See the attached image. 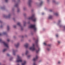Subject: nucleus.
<instances>
[{"mask_svg":"<svg viewBox=\"0 0 65 65\" xmlns=\"http://www.w3.org/2000/svg\"><path fill=\"white\" fill-rule=\"evenodd\" d=\"M56 38H58L59 37V35L58 34H57L56 35Z\"/></svg>","mask_w":65,"mask_h":65,"instance_id":"32","label":"nucleus"},{"mask_svg":"<svg viewBox=\"0 0 65 65\" xmlns=\"http://www.w3.org/2000/svg\"><path fill=\"white\" fill-rule=\"evenodd\" d=\"M38 55H36V56L35 58H34L32 59V60L33 61H34L35 62L36 61V60L38 59Z\"/></svg>","mask_w":65,"mask_h":65,"instance_id":"10","label":"nucleus"},{"mask_svg":"<svg viewBox=\"0 0 65 65\" xmlns=\"http://www.w3.org/2000/svg\"><path fill=\"white\" fill-rule=\"evenodd\" d=\"M42 15H44V13H42Z\"/></svg>","mask_w":65,"mask_h":65,"instance_id":"49","label":"nucleus"},{"mask_svg":"<svg viewBox=\"0 0 65 65\" xmlns=\"http://www.w3.org/2000/svg\"><path fill=\"white\" fill-rule=\"evenodd\" d=\"M11 16V15L10 14H9L8 16H7L6 15H3L4 17L6 18V19H9L10 18Z\"/></svg>","mask_w":65,"mask_h":65,"instance_id":"6","label":"nucleus"},{"mask_svg":"<svg viewBox=\"0 0 65 65\" xmlns=\"http://www.w3.org/2000/svg\"><path fill=\"white\" fill-rule=\"evenodd\" d=\"M18 3H15L14 5V7H18L19 6V3L20 2V0H17Z\"/></svg>","mask_w":65,"mask_h":65,"instance_id":"5","label":"nucleus"},{"mask_svg":"<svg viewBox=\"0 0 65 65\" xmlns=\"http://www.w3.org/2000/svg\"><path fill=\"white\" fill-rule=\"evenodd\" d=\"M60 23H61V20H59L57 23V24L58 26H59L60 27H62V25H61Z\"/></svg>","mask_w":65,"mask_h":65,"instance_id":"12","label":"nucleus"},{"mask_svg":"<svg viewBox=\"0 0 65 65\" xmlns=\"http://www.w3.org/2000/svg\"><path fill=\"white\" fill-rule=\"evenodd\" d=\"M33 65H37V64H36V63L35 62L33 63Z\"/></svg>","mask_w":65,"mask_h":65,"instance_id":"34","label":"nucleus"},{"mask_svg":"<svg viewBox=\"0 0 65 65\" xmlns=\"http://www.w3.org/2000/svg\"><path fill=\"white\" fill-rule=\"evenodd\" d=\"M17 12H20V9H17Z\"/></svg>","mask_w":65,"mask_h":65,"instance_id":"38","label":"nucleus"},{"mask_svg":"<svg viewBox=\"0 0 65 65\" xmlns=\"http://www.w3.org/2000/svg\"><path fill=\"white\" fill-rule=\"evenodd\" d=\"M26 64V61L24 60L23 61V63H22V65H25Z\"/></svg>","mask_w":65,"mask_h":65,"instance_id":"14","label":"nucleus"},{"mask_svg":"<svg viewBox=\"0 0 65 65\" xmlns=\"http://www.w3.org/2000/svg\"><path fill=\"white\" fill-rule=\"evenodd\" d=\"M24 53H22V56H24Z\"/></svg>","mask_w":65,"mask_h":65,"instance_id":"52","label":"nucleus"},{"mask_svg":"<svg viewBox=\"0 0 65 65\" xmlns=\"http://www.w3.org/2000/svg\"><path fill=\"white\" fill-rule=\"evenodd\" d=\"M28 24H29V23H30V22H28Z\"/></svg>","mask_w":65,"mask_h":65,"instance_id":"58","label":"nucleus"},{"mask_svg":"<svg viewBox=\"0 0 65 65\" xmlns=\"http://www.w3.org/2000/svg\"><path fill=\"white\" fill-rule=\"evenodd\" d=\"M63 30L65 31V26H63Z\"/></svg>","mask_w":65,"mask_h":65,"instance_id":"35","label":"nucleus"},{"mask_svg":"<svg viewBox=\"0 0 65 65\" xmlns=\"http://www.w3.org/2000/svg\"><path fill=\"white\" fill-rule=\"evenodd\" d=\"M5 1L6 2H8V0H5Z\"/></svg>","mask_w":65,"mask_h":65,"instance_id":"37","label":"nucleus"},{"mask_svg":"<svg viewBox=\"0 0 65 65\" xmlns=\"http://www.w3.org/2000/svg\"><path fill=\"white\" fill-rule=\"evenodd\" d=\"M21 41H23V40H21Z\"/></svg>","mask_w":65,"mask_h":65,"instance_id":"55","label":"nucleus"},{"mask_svg":"<svg viewBox=\"0 0 65 65\" xmlns=\"http://www.w3.org/2000/svg\"><path fill=\"white\" fill-rule=\"evenodd\" d=\"M13 55L14 56H15V55L16 54V53H15V51L13 50Z\"/></svg>","mask_w":65,"mask_h":65,"instance_id":"17","label":"nucleus"},{"mask_svg":"<svg viewBox=\"0 0 65 65\" xmlns=\"http://www.w3.org/2000/svg\"><path fill=\"white\" fill-rule=\"evenodd\" d=\"M0 23H2V21H1L0 20Z\"/></svg>","mask_w":65,"mask_h":65,"instance_id":"50","label":"nucleus"},{"mask_svg":"<svg viewBox=\"0 0 65 65\" xmlns=\"http://www.w3.org/2000/svg\"><path fill=\"white\" fill-rule=\"evenodd\" d=\"M38 40H37L36 41V42H35V44L36 45L37 47H38Z\"/></svg>","mask_w":65,"mask_h":65,"instance_id":"15","label":"nucleus"},{"mask_svg":"<svg viewBox=\"0 0 65 65\" xmlns=\"http://www.w3.org/2000/svg\"><path fill=\"white\" fill-rule=\"evenodd\" d=\"M6 51H7V49L5 48L3 50V52H6Z\"/></svg>","mask_w":65,"mask_h":65,"instance_id":"25","label":"nucleus"},{"mask_svg":"<svg viewBox=\"0 0 65 65\" xmlns=\"http://www.w3.org/2000/svg\"><path fill=\"white\" fill-rule=\"evenodd\" d=\"M31 35H33V32H31Z\"/></svg>","mask_w":65,"mask_h":65,"instance_id":"45","label":"nucleus"},{"mask_svg":"<svg viewBox=\"0 0 65 65\" xmlns=\"http://www.w3.org/2000/svg\"><path fill=\"white\" fill-rule=\"evenodd\" d=\"M52 1L53 3H56V1L55 0H53Z\"/></svg>","mask_w":65,"mask_h":65,"instance_id":"31","label":"nucleus"},{"mask_svg":"<svg viewBox=\"0 0 65 65\" xmlns=\"http://www.w3.org/2000/svg\"><path fill=\"white\" fill-rule=\"evenodd\" d=\"M13 27H14V28H16V26H15V25Z\"/></svg>","mask_w":65,"mask_h":65,"instance_id":"44","label":"nucleus"},{"mask_svg":"<svg viewBox=\"0 0 65 65\" xmlns=\"http://www.w3.org/2000/svg\"><path fill=\"white\" fill-rule=\"evenodd\" d=\"M7 56H10V55L8 54H7Z\"/></svg>","mask_w":65,"mask_h":65,"instance_id":"42","label":"nucleus"},{"mask_svg":"<svg viewBox=\"0 0 65 65\" xmlns=\"http://www.w3.org/2000/svg\"><path fill=\"white\" fill-rule=\"evenodd\" d=\"M43 1H41L40 4V6L42 5V4H43Z\"/></svg>","mask_w":65,"mask_h":65,"instance_id":"26","label":"nucleus"},{"mask_svg":"<svg viewBox=\"0 0 65 65\" xmlns=\"http://www.w3.org/2000/svg\"><path fill=\"white\" fill-rule=\"evenodd\" d=\"M1 28L2 27V26H1Z\"/></svg>","mask_w":65,"mask_h":65,"instance_id":"56","label":"nucleus"},{"mask_svg":"<svg viewBox=\"0 0 65 65\" xmlns=\"http://www.w3.org/2000/svg\"><path fill=\"white\" fill-rule=\"evenodd\" d=\"M49 11L50 12H52L53 11V10H50Z\"/></svg>","mask_w":65,"mask_h":65,"instance_id":"36","label":"nucleus"},{"mask_svg":"<svg viewBox=\"0 0 65 65\" xmlns=\"http://www.w3.org/2000/svg\"><path fill=\"white\" fill-rule=\"evenodd\" d=\"M1 9H4V7H1Z\"/></svg>","mask_w":65,"mask_h":65,"instance_id":"46","label":"nucleus"},{"mask_svg":"<svg viewBox=\"0 0 65 65\" xmlns=\"http://www.w3.org/2000/svg\"><path fill=\"white\" fill-rule=\"evenodd\" d=\"M40 51V48H39L38 50L36 51V53H38V52H39Z\"/></svg>","mask_w":65,"mask_h":65,"instance_id":"28","label":"nucleus"},{"mask_svg":"<svg viewBox=\"0 0 65 65\" xmlns=\"http://www.w3.org/2000/svg\"><path fill=\"white\" fill-rule=\"evenodd\" d=\"M12 58H11V59L10 58V60L11 61V60H12Z\"/></svg>","mask_w":65,"mask_h":65,"instance_id":"51","label":"nucleus"},{"mask_svg":"<svg viewBox=\"0 0 65 65\" xmlns=\"http://www.w3.org/2000/svg\"><path fill=\"white\" fill-rule=\"evenodd\" d=\"M19 45H20V43L18 42L16 44H14V46L18 48V47L19 46Z\"/></svg>","mask_w":65,"mask_h":65,"instance_id":"11","label":"nucleus"},{"mask_svg":"<svg viewBox=\"0 0 65 65\" xmlns=\"http://www.w3.org/2000/svg\"><path fill=\"white\" fill-rule=\"evenodd\" d=\"M49 1H50V0H47V2H48Z\"/></svg>","mask_w":65,"mask_h":65,"instance_id":"53","label":"nucleus"},{"mask_svg":"<svg viewBox=\"0 0 65 65\" xmlns=\"http://www.w3.org/2000/svg\"><path fill=\"white\" fill-rule=\"evenodd\" d=\"M31 56V55H28V56H27V58H29V57H30Z\"/></svg>","mask_w":65,"mask_h":65,"instance_id":"39","label":"nucleus"},{"mask_svg":"<svg viewBox=\"0 0 65 65\" xmlns=\"http://www.w3.org/2000/svg\"><path fill=\"white\" fill-rule=\"evenodd\" d=\"M35 45V44H32V46L31 47H30L29 48V50H31L32 51H34L35 50V46L34 45Z\"/></svg>","mask_w":65,"mask_h":65,"instance_id":"4","label":"nucleus"},{"mask_svg":"<svg viewBox=\"0 0 65 65\" xmlns=\"http://www.w3.org/2000/svg\"><path fill=\"white\" fill-rule=\"evenodd\" d=\"M9 29H10V28H9V26H7V30L8 31V30H9Z\"/></svg>","mask_w":65,"mask_h":65,"instance_id":"27","label":"nucleus"},{"mask_svg":"<svg viewBox=\"0 0 65 65\" xmlns=\"http://www.w3.org/2000/svg\"><path fill=\"white\" fill-rule=\"evenodd\" d=\"M16 62H22V60L21 59V57L20 55H18L17 56V57L16 59Z\"/></svg>","mask_w":65,"mask_h":65,"instance_id":"2","label":"nucleus"},{"mask_svg":"<svg viewBox=\"0 0 65 65\" xmlns=\"http://www.w3.org/2000/svg\"><path fill=\"white\" fill-rule=\"evenodd\" d=\"M15 0H12V2H15Z\"/></svg>","mask_w":65,"mask_h":65,"instance_id":"43","label":"nucleus"},{"mask_svg":"<svg viewBox=\"0 0 65 65\" xmlns=\"http://www.w3.org/2000/svg\"><path fill=\"white\" fill-rule=\"evenodd\" d=\"M16 38V37H15V36H14L13 37V38Z\"/></svg>","mask_w":65,"mask_h":65,"instance_id":"47","label":"nucleus"},{"mask_svg":"<svg viewBox=\"0 0 65 65\" xmlns=\"http://www.w3.org/2000/svg\"><path fill=\"white\" fill-rule=\"evenodd\" d=\"M13 20H15L14 18H13Z\"/></svg>","mask_w":65,"mask_h":65,"instance_id":"57","label":"nucleus"},{"mask_svg":"<svg viewBox=\"0 0 65 65\" xmlns=\"http://www.w3.org/2000/svg\"><path fill=\"white\" fill-rule=\"evenodd\" d=\"M26 7H23V9L24 10H26Z\"/></svg>","mask_w":65,"mask_h":65,"instance_id":"29","label":"nucleus"},{"mask_svg":"<svg viewBox=\"0 0 65 65\" xmlns=\"http://www.w3.org/2000/svg\"><path fill=\"white\" fill-rule=\"evenodd\" d=\"M6 33L5 32H3L2 34H0V36H2V35H6Z\"/></svg>","mask_w":65,"mask_h":65,"instance_id":"16","label":"nucleus"},{"mask_svg":"<svg viewBox=\"0 0 65 65\" xmlns=\"http://www.w3.org/2000/svg\"><path fill=\"white\" fill-rule=\"evenodd\" d=\"M29 51L28 50H26L25 52V54L27 55V54H29Z\"/></svg>","mask_w":65,"mask_h":65,"instance_id":"23","label":"nucleus"},{"mask_svg":"<svg viewBox=\"0 0 65 65\" xmlns=\"http://www.w3.org/2000/svg\"><path fill=\"white\" fill-rule=\"evenodd\" d=\"M43 44L44 45H47L46 44V42H44L43 43Z\"/></svg>","mask_w":65,"mask_h":65,"instance_id":"30","label":"nucleus"},{"mask_svg":"<svg viewBox=\"0 0 65 65\" xmlns=\"http://www.w3.org/2000/svg\"><path fill=\"white\" fill-rule=\"evenodd\" d=\"M28 20H31L33 22H35L37 19L34 17V15H33L31 17H29L28 18Z\"/></svg>","mask_w":65,"mask_h":65,"instance_id":"1","label":"nucleus"},{"mask_svg":"<svg viewBox=\"0 0 65 65\" xmlns=\"http://www.w3.org/2000/svg\"><path fill=\"white\" fill-rule=\"evenodd\" d=\"M32 2V0H29L28 2V5L29 7H31V2Z\"/></svg>","mask_w":65,"mask_h":65,"instance_id":"9","label":"nucleus"},{"mask_svg":"<svg viewBox=\"0 0 65 65\" xmlns=\"http://www.w3.org/2000/svg\"><path fill=\"white\" fill-rule=\"evenodd\" d=\"M2 42V39H0V42Z\"/></svg>","mask_w":65,"mask_h":65,"instance_id":"40","label":"nucleus"},{"mask_svg":"<svg viewBox=\"0 0 65 65\" xmlns=\"http://www.w3.org/2000/svg\"><path fill=\"white\" fill-rule=\"evenodd\" d=\"M29 28H33L34 29V31H36L37 28L35 27V25H32L30 26L29 27Z\"/></svg>","mask_w":65,"mask_h":65,"instance_id":"3","label":"nucleus"},{"mask_svg":"<svg viewBox=\"0 0 65 65\" xmlns=\"http://www.w3.org/2000/svg\"><path fill=\"white\" fill-rule=\"evenodd\" d=\"M54 15H56V16H58L59 15V13L58 12H56L54 13Z\"/></svg>","mask_w":65,"mask_h":65,"instance_id":"20","label":"nucleus"},{"mask_svg":"<svg viewBox=\"0 0 65 65\" xmlns=\"http://www.w3.org/2000/svg\"><path fill=\"white\" fill-rule=\"evenodd\" d=\"M46 50H47L48 52H49L51 51V48L48 47H47L46 48Z\"/></svg>","mask_w":65,"mask_h":65,"instance_id":"19","label":"nucleus"},{"mask_svg":"<svg viewBox=\"0 0 65 65\" xmlns=\"http://www.w3.org/2000/svg\"><path fill=\"white\" fill-rule=\"evenodd\" d=\"M17 25H18V26L20 27L21 30H23V27L21 26V23H20V22H18L17 23Z\"/></svg>","mask_w":65,"mask_h":65,"instance_id":"8","label":"nucleus"},{"mask_svg":"<svg viewBox=\"0 0 65 65\" xmlns=\"http://www.w3.org/2000/svg\"><path fill=\"white\" fill-rule=\"evenodd\" d=\"M23 26H26V22L23 21Z\"/></svg>","mask_w":65,"mask_h":65,"instance_id":"22","label":"nucleus"},{"mask_svg":"<svg viewBox=\"0 0 65 65\" xmlns=\"http://www.w3.org/2000/svg\"><path fill=\"white\" fill-rule=\"evenodd\" d=\"M29 45V43H26L24 45V46L26 48H27L28 47Z\"/></svg>","mask_w":65,"mask_h":65,"instance_id":"13","label":"nucleus"},{"mask_svg":"<svg viewBox=\"0 0 65 65\" xmlns=\"http://www.w3.org/2000/svg\"><path fill=\"white\" fill-rule=\"evenodd\" d=\"M53 18V17H52V16L51 15H50L48 17V19H52Z\"/></svg>","mask_w":65,"mask_h":65,"instance_id":"21","label":"nucleus"},{"mask_svg":"<svg viewBox=\"0 0 65 65\" xmlns=\"http://www.w3.org/2000/svg\"><path fill=\"white\" fill-rule=\"evenodd\" d=\"M1 63L0 62V65H1Z\"/></svg>","mask_w":65,"mask_h":65,"instance_id":"59","label":"nucleus"},{"mask_svg":"<svg viewBox=\"0 0 65 65\" xmlns=\"http://www.w3.org/2000/svg\"><path fill=\"white\" fill-rule=\"evenodd\" d=\"M17 65H20V64H19V63H17Z\"/></svg>","mask_w":65,"mask_h":65,"instance_id":"54","label":"nucleus"},{"mask_svg":"<svg viewBox=\"0 0 65 65\" xmlns=\"http://www.w3.org/2000/svg\"><path fill=\"white\" fill-rule=\"evenodd\" d=\"M12 10H13V9H12Z\"/></svg>","mask_w":65,"mask_h":65,"instance_id":"60","label":"nucleus"},{"mask_svg":"<svg viewBox=\"0 0 65 65\" xmlns=\"http://www.w3.org/2000/svg\"><path fill=\"white\" fill-rule=\"evenodd\" d=\"M9 40H10L9 39L7 40V41H8V42H9Z\"/></svg>","mask_w":65,"mask_h":65,"instance_id":"48","label":"nucleus"},{"mask_svg":"<svg viewBox=\"0 0 65 65\" xmlns=\"http://www.w3.org/2000/svg\"><path fill=\"white\" fill-rule=\"evenodd\" d=\"M57 64L58 65H60V64H61V62L60 60H59L57 62Z\"/></svg>","mask_w":65,"mask_h":65,"instance_id":"18","label":"nucleus"},{"mask_svg":"<svg viewBox=\"0 0 65 65\" xmlns=\"http://www.w3.org/2000/svg\"><path fill=\"white\" fill-rule=\"evenodd\" d=\"M57 43L58 44V45H59V44H60L61 43V41L59 40H58L57 41Z\"/></svg>","mask_w":65,"mask_h":65,"instance_id":"24","label":"nucleus"},{"mask_svg":"<svg viewBox=\"0 0 65 65\" xmlns=\"http://www.w3.org/2000/svg\"><path fill=\"white\" fill-rule=\"evenodd\" d=\"M48 46H51V44H49L48 45Z\"/></svg>","mask_w":65,"mask_h":65,"instance_id":"41","label":"nucleus"},{"mask_svg":"<svg viewBox=\"0 0 65 65\" xmlns=\"http://www.w3.org/2000/svg\"><path fill=\"white\" fill-rule=\"evenodd\" d=\"M23 15L24 16H26L27 15V14L26 13H24V14Z\"/></svg>","mask_w":65,"mask_h":65,"instance_id":"33","label":"nucleus"},{"mask_svg":"<svg viewBox=\"0 0 65 65\" xmlns=\"http://www.w3.org/2000/svg\"><path fill=\"white\" fill-rule=\"evenodd\" d=\"M3 43L4 45H5V46L7 47V48H9V46H8V44L5 43L4 42H3Z\"/></svg>","mask_w":65,"mask_h":65,"instance_id":"7","label":"nucleus"}]
</instances>
